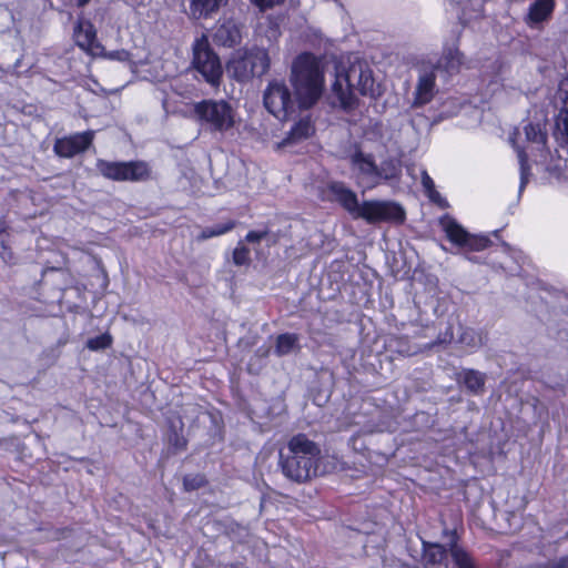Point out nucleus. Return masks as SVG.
Here are the masks:
<instances>
[{
	"label": "nucleus",
	"instance_id": "obj_46",
	"mask_svg": "<svg viewBox=\"0 0 568 568\" xmlns=\"http://www.w3.org/2000/svg\"><path fill=\"white\" fill-rule=\"evenodd\" d=\"M422 178H425V179H428L429 176L427 175L426 171H423L422 172Z\"/></svg>",
	"mask_w": 568,
	"mask_h": 568
},
{
	"label": "nucleus",
	"instance_id": "obj_16",
	"mask_svg": "<svg viewBox=\"0 0 568 568\" xmlns=\"http://www.w3.org/2000/svg\"><path fill=\"white\" fill-rule=\"evenodd\" d=\"M94 138L93 131L75 133L69 136L57 139L53 150L61 158H72L84 152L92 144Z\"/></svg>",
	"mask_w": 568,
	"mask_h": 568
},
{
	"label": "nucleus",
	"instance_id": "obj_8",
	"mask_svg": "<svg viewBox=\"0 0 568 568\" xmlns=\"http://www.w3.org/2000/svg\"><path fill=\"white\" fill-rule=\"evenodd\" d=\"M193 68L212 87H219L223 68L219 55L211 48L206 36H202L193 43Z\"/></svg>",
	"mask_w": 568,
	"mask_h": 568
},
{
	"label": "nucleus",
	"instance_id": "obj_9",
	"mask_svg": "<svg viewBox=\"0 0 568 568\" xmlns=\"http://www.w3.org/2000/svg\"><path fill=\"white\" fill-rule=\"evenodd\" d=\"M361 219L367 224L403 225L406 222V211L395 201L368 200L362 203Z\"/></svg>",
	"mask_w": 568,
	"mask_h": 568
},
{
	"label": "nucleus",
	"instance_id": "obj_18",
	"mask_svg": "<svg viewBox=\"0 0 568 568\" xmlns=\"http://www.w3.org/2000/svg\"><path fill=\"white\" fill-rule=\"evenodd\" d=\"M332 193L341 206L354 219H361L362 203L358 202L357 195L351 189L343 186L338 182H333L329 186Z\"/></svg>",
	"mask_w": 568,
	"mask_h": 568
},
{
	"label": "nucleus",
	"instance_id": "obj_30",
	"mask_svg": "<svg viewBox=\"0 0 568 568\" xmlns=\"http://www.w3.org/2000/svg\"><path fill=\"white\" fill-rule=\"evenodd\" d=\"M352 164L362 174H374L376 172V165L372 156L365 155L362 152H357L352 156Z\"/></svg>",
	"mask_w": 568,
	"mask_h": 568
},
{
	"label": "nucleus",
	"instance_id": "obj_5",
	"mask_svg": "<svg viewBox=\"0 0 568 568\" xmlns=\"http://www.w3.org/2000/svg\"><path fill=\"white\" fill-rule=\"evenodd\" d=\"M270 57L266 50L254 47L235 51L226 63V71L236 81H247L262 77L270 69Z\"/></svg>",
	"mask_w": 568,
	"mask_h": 568
},
{
	"label": "nucleus",
	"instance_id": "obj_3",
	"mask_svg": "<svg viewBox=\"0 0 568 568\" xmlns=\"http://www.w3.org/2000/svg\"><path fill=\"white\" fill-rule=\"evenodd\" d=\"M290 81L303 109L312 108L323 94L324 74L310 53H302L293 61Z\"/></svg>",
	"mask_w": 568,
	"mask_h": 568
},
{
	"label": "nucleus",
	"instance_id": "obj_17",
	"mask_svg": "<svg viewBox=\"0 0 568 568\" xmlns=\"http://www.w3.org/2000/svg\"><path fill=\"white\" fill-rule=\"evenodd\" d=\"M241 30L232 19H220L213 29L212 39L217 45L232 48L241 42Z\"/></svg>",
	"mask_w": 568,
	"mask_h": 568
},
{
	"label": "nucleus",
	"instance_id": "obj_12",
	"mask_svg": "<svg viewBox=\"0 0 568 568\" xmlns=\"http://www.w3.org/2000/svg\"><path fill=\"white\" fill-rule=\"evenodd\" d=\"M554 104L559 109L555 121L554 136L558 145L568 151V79H562L554 95Z\"/></svg>",
	"mask_w": 568,
	"mask_h": 568
},
{
	"label": "nucleus",
	"instance_id": "obj_19",
	"mask_svg": "<svg viewBox=\"0 0 568 568\" xmlns=\"http://www.w3.org/2000/svg\"><path fill=\"white\" fill-rule=\"evenodd\" d=\"M555 9V0H536L528 9L525 22L529 28L539 29L541 24L548 21Z\"/></svg>",
	"mask_w": 568,
	"mask_h": 568
},
{
	"label": "nucleus",
	"instance_id": "obj_11",
	"mask_svg": "<svg viewBox=\"0 0 568 568\" xmlns=\"http://www.w3.org/2000/svg\"><path fill=\"white\" fill-rule=\"evenodd\" d=\"M409 557L412 558L410 564H403L405 568H438L448 556L447 544H440L437 541H428L422 539V551L417 555V551L408 549Z\"/></svg>",
	"mask_w": 568,
	"mask_h": 568
},
{
	"label": "nucleus",
	"instance_id": "obj_4",
	"mask_svg": "<svg viewBox=\"0 0 568 568\" xmlns=\"http://www.w3.org/2000/svg\"><path fill=\"white\" fill-rule=\"evenodd\" d=\"M43 295L50 298L51 303L57 302L61 308L70 313L85 312V293L72 284L70 272L61 267H51L43 272L39 282Z\"/></svg>",
	"mask_w": 568,
	"mask_h": 568
},
{
	"label": "nucleus",
	"instance_id": "obj_38",
	"mask_svg": "<svg viewBox=\"0 0 568 568\" xmlns=\"http://www.w3.org/2000/svg\"><path fill=\"white\" fill-rule=\"evenodd\" d=\"M72 531H73V529L71 527L57 528L52 531L51 540L59 541V540L65 539L67 537H69L71 535Z\"/></svg>",
	"mask_w": 568,
	"mask_h": 568
},
{
	"label": "nucleus",
	"instance_id": "obj_25",
	"mask_svg": "<svg viewBox=\"0 0 568 568\" xmlns=\"http://www.w3.org/2000/svg\"><path fill=\"white\" fill-rule=\"evenodd\" d=\"M295 348H300L297 334L283 333L277 335L275 341V354L277 356H285Z\"/></svg>",
	"mask_w": 568,
	"mask_h": 568
},
{
	"label": "nucleus",
	"instance_id": "obj_7",
	"mask_svg": "<svg viewBox=\"0 0 568 568\" xmlns=\"http://www.w3.org/2000/svg\"><path fill=\"white\" fill-rule=\"evenodd\" d=\"M438 226L453 245L468 252H480L493 244L488 236L469 233L455 217L447 213L438 219Z\"/></svg>",
	"mask_w": 568,
	"mask_h": 568
},
{
	"label": "nucleus",
	"instance_id": "obj_21",
	"mask_svg": "<svg viewBox=\"0 0 568 568\" xmlns=\"http://www.w3.org/2000/svg\"><path fill=\"white\" fill-rule=\"evenodd\" d=\"M457 382L462 383L469 393L479 395L485 389L486 375L474 368H464L457 374Z\"/></svg>",
	"mask_w": 568,
	"mask_h": 568
},
{
	"label": "nucleus",
	"instance_id": "obj_6",
	"mask_svg": "<svg viewBox=\"0 0 568 568\" xmlns=\"http://www.w3.org/2000/svg\"><path fill=\"white\" fill-rule=\"evenodd\" d=\"M196 121L211 131L225 132L233 128L234 110L224 100H203L193 106Z\"/></svg>",
	"mask_w": 568,
	"mask_h": 568
},
{
	"label": "nucleus",
	"instance_id": "obj_41",
	"mask_svg": "<svg viewBox=\"0 0 568 568\" xmlns=\"http://www.w3.org/2000/svg\"><path fill=\"white\" fill-rule=\"evenodd\" d=\"M554 568H567L568 567V559L561 558L558 562L550 564Z\"/></svg>",
	"mask_w": 568,
	"mask_h": 568
},
{
	"label": "nucleus",
	"instance_id": "obj_45",
	"mask_svg": "<svg viewBox=\"0 0 568 568\" xmlns=\"http://www.w3.org/2000/svg\"><path fill=\"white\" fill-rule=\"evenodd\" d=\"M536 568H554L550 564L539 565Z\"/></svg>",
	"mask_w": 568,
	"mask_h": 568
},
{
	"label": "nucleus",
	"instance_id": "obj_22",
	"mask_svg": "<svg viewBox=\"0 0 568 568\" xmlns=\"http://www.w3.org/2000/svg\"><path fill=\"white\" fill-rule=\"evenodd\" d=\"M314 131L315 129L310 118L301 119L292 126L287 133V136L281 142L280 145L288 146L300 143L313 135Z\"/></svg>",
	"mask_w": 568,
	"mask_h": 568
},
{
	"label": "nucleus",
	"instance_id": "obj_44",
	"mask_svg": "<svg viewBox=\"0 0 568 568\" xmlns=\"http://www.w3.org/2000/svg\"><path fill=\"white\" fill-rule=\"evenodd\" d=\"M89 1H90V0H77V4H78L79 7H83V6H85Z\"/></svg>",
	"mask_w": 568,
	"mask_h": 568
},
{
	"label": "nucleus",
	"instance_id": "obj_29",
	"mask_svg": "<svg viewBox=\"0 0 568 568\" xmlns=\"http://www.w3.org/2000/svg\"><path fill=\"white\" fill-rule=\"evenodd\" d=\"M526 140L544 148L547 142V133L540 124L528 123L524 126Z\"/></svg>",
	"mask_w": 568,
	"mask_h": 568
},
{
	"label": "nucleus",
	"instance_id": "obj_36",
	"mask_svg": "<svg viewBox=\"0 0 568 568\" xmlns=\"http://www.w3.org/2000/svg\"><path fill=\"white\" fill-rule=\"evenodd\" d=\"M0 257L8 265H14L17 263V256L12 251L10 243L0 245Z\"/></svg>",
	"mask_w": 568,
	"mask_h": 568
},
{
	"label": "nucleus",
	"instance_id": "obj_26",
	"mask_svg": "<svg viewBox=\"0 0 568 568\" xmlns=\"http://www.w3.org/2000/svg\"><path fill=\"white\" fill-rule=\"evenodd\" d=\"M236 225L237 222L231 219L213 226H206L199 233L196 239L197 241H205L215 236H221L233 231Z\"/></svg>",
	"mask_w": 568,
	"mask_h": 568
},
{
	"label": "nucleus",
	"instance_id": "obj_35",
	"mask_svg": "<svg viewBox=\"0 0 568 568\" xmlns=\"http://www.w3.org/2000/svg\"><path fill=\"white\" fill-rule=\"evenodd\" d=\"M268 234L270 230L267 227L264 230H251L246 233L244 242L250 244H260L261 241L267 239Z\"/></svg>",
	"mask_w": 568,
	"mask_h": 568
},
{
	"label": "nucleus",
	"instance_id": "obj_42",
	"mask_svg": "<svg viewBox=\"0 0 568 568\" xmlns=\"http://www.w3.org/2000/svg\"><path fill=\"white\" fill-rule=\"evenodd\" d=\"M530 180H520L518 192L521 193Z\"/></svg>",
	"mask_w": 568,
	"mask_h": 568
},
{
	"label": "nucleus",
	"instance_id": "obj_31",
	"mask_svg": "<svg viewBox=\"0 0 568 568\" xmlns=\"http://www.w3.org/2000/svg\"><path fill=\"white\" fill-rule=\"evenodd\" d=\"M232 262L235 266H250L252 263L251 251L243 240H240L232 252Z\"/></svg>",
	"mask_w": 568,
	"mask_h": 568
},
{
	"label": "nucleus",
	"instance_id": "obj_1",
	"mask_svg": "<svg viewBox=\"0 0 568 568\" xmlns=\"http://www.w3.org/2000/svg\"><path fill=\"white\" fill-rule=\"evenodd\" d=\"M354 90L362 95L377 97L379 85L375 82L373 71L362 61L352 63L347 69H338L331 87L328 100L332 106L351 112L358 105Z\"/></svg>",
	"mask_w": 568,
	"mask_h": 568
},
{
	"label": "nucleus",
	"instance_id": "obj_40",
	"mask_svg": "<svg viewBox=\"0 0 568 568\" xmlns=\"http://www.w3.org/2000/svg\"><path fill=\"white\" fill-rule=\"evenodd\" d=\"M261 9L272 8L275 4L282 3L284 0H251Z\"/></svg>",
	"mask_w": 568,
	"mask_h": 568
},
{
	"label": "nucleus",
	"instance_id": "obj_2",
	"mask_svg": "<svg viewBox=\"0 0 568 568\" xmlns=\"http://www.w3.org/2000/svg\"><path fill=\"white\" fill-rule=\"evenodd\" d=\"M320 460V446L300 433L288 440L287 453L280 452L278 464L286 478L301 484L317 476Z\"/></svg>",
	"mask_w": 568,
	"mask_h": 568
},
{
	"label": "nucleus",
	"instance_id": "obj_37",
	"mask_svg": "<svg viewBox=\"0 0 568 568\" xmlns=\"http://www.w3.org/2000/svg\"><path fill=\"white\" fill-rule=\"evenodd\" d=\"M101 57H104L109 60H116V61H121V62H130L131 61V54L126 50H114V51H110V52H106L104 50V54H102Z\"/></svg>",
	"mask_w": 568,
	"mask_h": 568
},
{
	"label": "nucleus",
	"instance_id": "obj_15",
	"mask_svg": "<svg viewBox=\"0 0 568 568\" xmlns=\"http://www.w3.org/2000/svg\"><path fill=\"white\" fill-rule=\"evenodd\" d=\"M77 45L84 52L95 57L104 54V47L97 39L94 26L85 19H79L73 29Z\"/></svg>",
	"mask_w": 568,
	"mask_h": 568
},
{
	"label": "nucleus",
	"instance_id": "obj_39",
	"mask_svg": "<svg viewBox=\"0 0 568 568\" xmlns=\"http://www.w3.org/2000/svg\"><path fill=\"white\" fill-rule=\"evenodd\" d=\"M9 226L4 221H0V245H4L6 243H10L11 234L9 232Z\"/></svg>",
	"mask_w": 568,
	"mask_h": 568
},
{
	"label": "nucleus",
	"instance_id": "obj_13",
	"mask_svg": "<svg viewBox=\"0 0 568 568\" xmlns=\"http://www.w3.org/2000/svg\"><path fill=\"white\" fill-rule=\"evenodd\" d=\"M97 166L104 178H144L150 174L149 165L142 161L108 162L100 160Z\"/></svg>",
	"mask_w": 568,
	"mask_h": 568
},
{
	"label": "nucleus",
	"instance_id": "obj_24",
	"mask_svg": "<svg viewBox=\"0 0 568 568\" xmlns=\"http://www.w3.org/2000/svg\"><path fill=\"white\" fill-rule=\"evenodd\" d=\"M463 63L464 54L457 48H449L439 59L437 67L444 69L449 74H454L459 72Z\"/></svg>",
	"mask_w": 568,
	"mask_h": 568
},
{
	"label": "nucleus",
	"instance_id": "obj_14",
	"mask_svg": "<svg viewBox=\"0 0 568 568\" xmlns=\"http://www.w3.org/2000/svg\"><path fill=\"white\" fill-rule=\"evenodd\" d=\"M442 536L447 539L448 555L456 568H478L473 555L460 544L462 537L456 528H444Z\"/></svg>",
	"mask_w": 568,
	"mask_h": 568
},
{
	"label": "nucleus",
	"instance_id": "obj_34",
	"mask_svg": "<svg viewBox=\"0 0 568 568\" xmlns=\"http://www.w3.org/2000/svg\"><path fill=\"white\" fill-rule=\"evenodd\" d=\"M510 142L517 152V158H518V162H519V166H520V178H528L530 175V172H529V166H528L527 154L524 151V149H521L520 146H518L516 144L514 138H510Z\"/></svg>",
	"mask_w": 568,
	"mask_h": 568
},
{
	"label": "nucleus",
	"instance_id": "obj_10",
	"mask_svg": "<svg viewBox=\"0 0 568 568\" xmlns=\"http://www.w3.org/2000/svg\"><path fill=\"white\" fill-rule=\"evenodd\" d=\"M263 101L267 111L282 121L287 120L294 110V101L284 82H270L264 91Z\"/></svg>",
	"mask_w": 568,
	"mask_h": 568
},
{
	"label": "nucleus",
	"instance_id": "obj_43",
	"mask_svg": "<svg viewBox=\"0 0 568 568\" xmlns=\"http://www.w3.org/2000/svg\"><path fill=\"white\" fill-rule=\"evenodd\" d=\"M277 240H278L277 235H273L272 239H270L268 246L276 244Z\"/></svg>",
	"mask_w": 568,
	"mask_h": 568
},
{
	"label": "nucleus",
	"instance_id": "obj_28",
	"mask_svg": "<svg viewBox=\"0 0 568 568\" xmlns=\"http://www.w3.org/2000/svg\"><path fill=\"white\" fill-rule=\"evenodd\" d=\"M183 425L181 424L180 429L172 423L168 432V444L173 448L174 453L185 450L187 447V439L182 434Z\"/></svg>",
	"mask_w": 568,
	"mask_h": 568
},
{
	"label": "nucleus",
	"instance_id": "obj_27",
	"mask_svg": "<svg viewBox=\"0 0 568 568\" xmlns=\"http://www.w3.org/2000/svg\"><path fill=\"white\" fill-rule=\"evenodd\" d=\"M423 187L428 200L439 209H448L449 203L436 189L435 180H422Z\"/></svg>",
	"mask_w": 568,
	"mask_h": 568
},
{
	"label": "nucleus",
	"instance_id": "obj_33",
	"mask_svg": "<svg viewBox=\"0 0 568 568\" xmlns=\"http://www.w3.org/2000/svg\"><path fill=\"white\" fill-rule=\"evenodd\" d=\"M207 485V479L202 474L185 475L183 477V487L185 491L197 490Z\"/></svg>",
	"mask_w": 568,
	"mask_h": 568
},
{
	"label": "nucleus",
	"instance_id": "obj_20",
	"mask_svg": "<svg viewBox=\"0 0 568 568\" xmlns=\"http://www.w3.org/2000/svg\"><path fill=\"white\" fill-rule=\"evenodd\" d=\"M435 70L419 75L415 89L414 105H424L432 101L435 94Z\"/></svg>",
	"mask_w": 568,
	"mask_h": 568
},
{
	"label": "nucleus",
	"instance_id": "obj_23",
	"mask_svg": "<svg viewBox=\"0 0 568 568\" xmlns=\"http://www.w3.org/2000/svg\"><path fill=\"white\" fill-rule=\"evenodd\" d=\"M226 2V0H190V14L194 19L209 18Z\"/></svg>",
	"mask_w": 568,
	"mask_h": 568
},
{
	"label": "nucleus",
	"instance_id": "obj_32",
	"mask_svg": "<svg viewBox=\"0 0 568 568\" xmlns=\"http://www.w3.org/2000/svg\"><path fill=\"white\" fill-rule=\"evenodd\" d=\"M113 344V337L110 333L105 332L101 335L94 336L87 341V348L92 352L103 351L111 347Z\"/></svg>",
	"mask_w": 568,
	"mask_h": 568
}]
</instances>
